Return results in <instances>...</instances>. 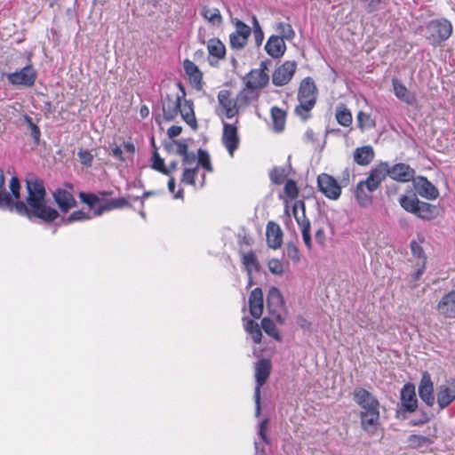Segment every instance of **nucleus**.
Masks as SVG:
<instances>
[{
	"label": "nucleus",
	"instance_id": "nucleus-1",
	"mask_svg": "<svg viewBox=\"0 0 455 455\" xmlns=\"http://www.w3.org/2000/svg\"><path fill=\"white\" fill-rule=\"evenodd\" d=\"M12 193L0 188V209L16 212L28 219L38 218L44 221H52L58 216V212L48 206L45 202V189L41 180L30 179L27 180V204L20 199V183L12 177L9 184Z\"/></svg>",
	"mask_w": 455,
	"mask_h": 455
},
{
	"label": "nucleus",
	"instance_id": "nucleus-2",
	"mask_svg": "<svg viewBox=\"0 0 455 455\" xmlns=\"http://www.w3.org/2000/svg\"><path fill=\"white\" fill-rule=\"evenodd\" d=\"M354 400L360 406L361 426L363 430L373 434L379 425V403L367 390L357 387L354 390Z\"/></svg>",
	"mask_w": 455,
	"mask_h": 455
},
{
	"label": "nucleus",
	"instance_id": "nucleus-3",
	"mask_svg": "<svg viewBox=\"0 0 455 455\" xmlns=\"http://www.w3.org/2000/svg\"><path fill=\"white\" fill-rule=\"evenodd\" d=\"M316 100V88L313 80L305 78L299 86L298 93L299 105L295 108V113L302 119H307Z\"/></svg>",
	"mask_w": 455,
	"mask_h": 455
},
{
	"label": "nucleus",
	"instance_id": "nucleus-4",
	"mask_svg": "<svg viewBox=\"0 0 455 455\" xmlns=\"http://www.w3.org/2000/svg\"><path fill=\"white\" fill-rule=\"evenodd\" d=\"M452 26L445 19H438L428 23V42L433 45H439L446 41L451 35Z\"/></svg>",
	"mask_w": 455,
	"mask_h": 455
},
{
	"label": "nucleus",
	"instance_id": "nucleus-5",
	"mask_svg": "<svg viewBox=\"0 0 455 455\" xmlns=\"http://www.w3.org/2000/svg\"><path fill=\"white\" fill-rule=\"evenodd\" d=\"M37 77L36 70L28 60L21 68L7 74L8 82L14 86L31 87Z\"/></svg>",
	"mask_w": 455,
	"mask_h": 455
},
{
	"label": "nucleus",
	"instance_id": "nucleus-6",
	"mask_svg": "<svg viewBox=\"0 0 455 455\" xmlns=\"http://www.w3.org/2000/svg\"><path fill=\"white\" fill-rule=\"evenodd\" d=\"M387 176H389V165L387 163H380L374 169L371 170L365 181H362L357 186V197H359V191L366 187L370 192L377 189L382 180Z\"/></svg>",
	"mask_w": 455,
	"mask_h": 455
},
{
	"label": "nucleus",
	"instance_id": "nucleus-7",
	"mask_svg": "<svg viewBox=\"0 0 455 455\" xmlns=\"http://www.w3.org/2000/svg\"><path fill=\"white\" fill-rule=\"evenodd\" d=\"M292 215L299 227L305 245L311 249L310 221L305 215V204L302 201L294 204L292 206Z\"/></svg>",
	"mask_w": 455,
	"mask_h": 455
},
{
	"label": "nucleus",
	"instance_id": "nucleus-8",
	"mask_svg": "<svg viewBox=\"0 0 455 455\" xmlns=\"http://www.w3.org/2000/svg\"><path fill=\"white\" fill-rule=\"evenodd\" d=\"M267 307L269 315L273 316L278 323H283L285 318L284 305L283 296L280 291L272 287L267 297Z\"/></svg>",
	"mask_w": 455,
	"mask_h": 455
},
{
	"label": "nucleus",
	"instance_id": "nucleus-9",
	"mask_svg": "<svg viewBox=\"0 0 455 455\" xmlns=\"http://www.w3.org/2000/svg\"><path fill=\"white\" fill-rule=\"evenodd\" d=\"M270 362L267 359L259 360L255 366L256 387L254 392V399L256 404V416L260 413V387L266 382L270 373Z\"/></svg>",
	"mask_w": 455,
	"mask_h": 455
},
{
	"label": "nucleus",
	"instance_id": "nucleus-10",
	"mask_svg": "<svg viewBox=\"0 0 455 455\" xmlns=\"http://www.w3.org/2000/svg\"><path fill=\"white\" fill-rule=\"evenodd\" d=\"M455 400V379L443 380L436 387V402L439 409L443 410Z\"/></svg>",
	"mask_w": 455,
	"mask_h": 455
},
{
	"label": "nucleus",
	"instance_id": "nucleus-11",
	"mask_svg": "<svg viewBox=\"0 0 455 455\" xmlns=\"http://www.w3.org/2000/svg\"><path fill=\"white\" fill-rule=\"evenodd\" d=\"M235 29L229 36L230 46L233 49H243L246 44L251 29L243 21L235 19L233 20Z\"/></svg>",
	"mask_w": 455,
	"mask_h": 455
},
{
	"label": "nucleus",
	"instance_id": "nucleus-12",
	"mask_svg": "<svg viewBox=\"0 0 455 455\" xmlns=\"http://www.w3.org/2000/svg\"><path fill=\"white\" fill-rule=\"evenodd\" d=\"M319 190L329 199L336 200L341 194V188L337 180L329 174L322 173L317 178Z\"/></svg>",
	"mask_w": 455,
	"mask_h": 455
},
{
	"label": "nucleus",
	"instance_id": "nucleus-13",
	"mask_svg": "<svg viewBox=\"0 0 455 455\" xmlns=\"http://www.w3.org/2000/svg\"><path fill=\"white\" fill-rule=\"evenodd\" d=\"M239 142L237 127L232 124L223 123L222 143L230 156H234V152L238 148Z\"/></svg>",
	"mask_w": 455,
	"mask_h": 455
},
{
	"label": "nucleus",
	"instance_id": "nucleus-14",
	"mask_svg": "<svg viewBox=\"0 0 455 455\" xmlns=\"http://www.w3.org/2000/svg\"><path fill=\"white\" fill-rule=\"evenodd\" d=\"M296 70L294 61H286L278 67L272 75L273 84L276 86L286 84L293 76Z\"/></svg>",
	"mask_w": 455,
	"mask_h": 455
},
{
	"label": "nucleus",
	"instance_id": "nucleus-15",
	"mask_svg": "<svg viewBox=\"0 0 455 455\" xmlns=\"http://www.w3.org/2000/svg\"><path fill=\"white\" fill-rule=\"evenodd\" d=\"M218 101L220 112L227 118H233L239 113L235 98L231 97L228 90H221L218 94Z\"/></svg>",
	"mask_w": 455,
	"mask_h": 455
},
{
	"label": "nucleus",
	"instance_id": "nucleus-16",
	"mask_svg": "<svg viewBox=\"0 0 455 455\" xmlns=\"http://www.w3.org/2000/svg\"><path fill=\"white\" fill-rule=\"evenodd\" d=\"M266 67L261 64L259 68L251 70L246 77V87L250 90H256L265 87L268 81L269 76L265 71Z\"/></svg>",
	"mask_w": 455,
	"mask_h": 455
},
{
	"label": "nucleus",
	"instance_id": "nucleus-17",
	"mask_svg": "<svg viewBox=\"0 0 455 455\" xmlns=\"http://www.w3.org/2000/svg\"><path fill=\"white\" fill-rule=\"evenodd\" d=\"M424 238H419L418 241L413 240L411 243V249L412 256L417 259V264L419 265V268L416 270V272L412 275V281H417L419 276L423 274L425 265H426V258L424 255Z\"/></svg>",
	"mask_w": 455,
	"mask_h": 455
},
{
	"label": "nucleus",
	"instance_id": "nucleus-18",
	"mask_svg": "<svg viewBox=\"0 0 455 455\" xmlns=\"http://www.w3.org/2000/svg\"><path fill=\"white\" fill-rule=\"evenodd\" d=\"M401 406L408 411L412 412L418 407V400L415 393V387L411 383H407L401 390Z\"/></svg>",
	"mask_w": 455,
	"mask_h": 455
},
{
	"label": "nucleus",
	"instance_id": "nucleus-19",
	"mask_svg": "<svg viewBox=\"0 0 455 455\" xmlns=\"http://www.w3.org/2000/svg\"><path fill=\"white\" fill-rule=\"evenodd\" d=\"M415 172L406 164H396L389 167V177L400 182H408L413 180Z\"/></svg>",
	"mask_w": 455,
	"mask_h": 455
},
{
	"label": "nucleus",
	"instance_id": "nucleus-20",
	"mask_svg": "<svg viewBox=\"0 0 455 455\" xmlns=\"http://www.w3.org/2000/svg\"><path fill=\"white\" fill-rule=\"evenodd\" d=\"M267 243L269 248L276 250L283 243V232L280 226L273 221H269L266 230Z\"/></svg>",
	"mask_w": 455,
	"mask_h": 455
},
{
	"label": "nucleus",
	"instance_id": "nucleus-21",
	"mask_svg": "<svg viewBox=\"0 0 455 455\" xmlns=\"http://www.w3.org/2000/svg\"><path fill=\"white\" fill-rule=\"evenodd\" d=\"M207 50L209 53V62L215 65L226 54V48L223 43L218 38H212L207 42Z\"/></svg>",
	"mask_w": 455,
	"mask_h": 455
},
{
	"label": "nucleus",
	"instance_id": "nucleus-22",
	"mask_svg": "<svg viewBox=\"0 0 455 455\" xmlns=\"http://www.w3.org/2000/svg\"><path fill=\"white\" fill-rule=\"evenodd\" d=\"M400 204L407 212H413L422 219L426 218L425 204L419 202L415 196H402L400 198Z\"/></svg>",
	"mask_w": 455,
	"mask_h": 455
},
{
	"label": "nucleus",
	"instance_id": "nucleus-23",
	"mask_svg": "<svg viewBox=\"0 0 455 455\" xmlns=\"http://www.w3.org/2000/svg\"><path fill=\"white\" fill-rule=\"evenodd\" d=\"M264 300L261 289L255 288L249 296L250 313L254 318H259L263 313Z\"/></svg>",
	"mask_w": 455,
	"mask_h": 455
},
{
	"label": "nucleus",
	"instance_id": "nucleus-24",
	"mask_svg": "<svg viewBox=\"0 0 455 455\" xmlns=\"http://www.w3.org/2000/svg\"><path fill=\"white\" fill-rule=\"evenodd\" d=\"M441 315L449 318H455V291H451L442 297L437 305Z\"/></svg>",
	"mask_w": 455,
	"mask_h": 455
},
{
	"label": "nucleus",
	"instance_id": "nucleus-25",
	"mask_svg": "<svg viewBox=\"0 0 455 455\" xmlns=\"http://www.w3.org/2000/svg\"><path fill=\"white\" fill-rule=\"evenodd\" d=\"M53 197L59 208L62 212H68L76 206V200L73 195L67 189L59 188L53 193Z\"/></svg>",
	"mask_w": 455,
	"mask_h": 455
},
{
	"label": "nucleus",
	"instance_id": "nucleus-26",
	"mask_svg": "<svg viewBox=\"0 0 455 455\" xmlns=\"http://www.w3.org/2000/svg\"><path fill=\"white\" fill-rule=\"evenodd\" d=\"M242 263L248 275V285L252 284V273L260 269V264L252 251L243 252L242 254Z\"/></svg>",
	"mask_w": 455,
	"mask_h": 455
},
{
	"label": "nucleus",
	"instance_id": "nucleus-27",
	"mask_svg": "<svg viewBox=\"0 0 455 455\" xmlns=\"http://www.w3.org/2000/svg\"><path fill=\"white\" fill-rule=\"evenodd\" d=\"M183 66L192 86L196 90H201L203 87V75L197 66L188 60L184 61Z\"/></svg>",
	"mask_w": 455,
	"mask_h": 455
},
{
	"label": "nucleus",
	"instance_id": "nucleus-28",
	"mask_svg": "<svg viewBox=\"0 0 455 455\" xmlns=\"http://www.w3.org/2000/svg\"><path fill=\"white\" fill-rule=\"evenodd\" d=\"M265 49L270 56L274 58H278L283 56L286 47L284 41L283 40L282 37L278 36H272L267 40L265 45Z\"/></svg>",
	"mask_w": 455,
	"mask_h": 455
},
{
	"label": "nucleus",
	"instance_id": "nucleus-29",
	"mask_svg": "<svg viewBox=\"0 0 455 455\" xmlns=\"http://www.w3.org/2000/svg\"><path fill=\"white\" fill-rule=\"evenodd\" d=\"M180 107V98L179 96H167L163 100V112L164 118L172 120L179 113Z\"/></svg>",
	"mask_w": 455,
	"mask_h": 455
},
{
	"label": "nucleus",
	"instance_id": "nucleus-30",
	"mask_svg": "<svg viewBox=\"0 0 455 455\" xmlns=\"http://www.w3.org/2000/svg\"><path fill=\"white\" fill-rule=\"evenodd\" d=\"M374 157V151L371 146L357 148L354 152V161L359 165L369 164Z\"/></svg>",
	"mask_w": 455,
	"mask_h": 455
},
{
	"label": "nucleus",
	"instance_id": "nucleus-31",
	"mask_svg": "<svg viewBox=\"0 0 455 455\" xmlns=\"http://www.w3.org/2000/svg\"><path fill=\"white\" fill-rule=\"evenodd\" d=\"M202 16L212 26L220 27L223 21L220 12L218 8L203 6L201 9Z\"/></svg>",
	"mask_w": 455,
	"mask_h": 455
},
{
	"label": "nucleus",
	"instance_id": "nucleus-32",
	"mask_svg": "<svg viewBox=\"0 0 455 455\" xmlns=\"http://www.w3.org/2000/svg\"><path fill=\"white\" fill-rule=\"evenodd\" d=\"M271 118L273 129L278 132L283 131L286 118L285 112L279 108L274 107L271 108Z\"/></svg>",
	"mask_w": 455,
	"mask_h": 455
},
{
	"label": "nucleus",
	"instance_id": "nucleus-33",
	"mask_svg": "<svg viewBox=\"0 0 455 455\" xmlns=\"http://www.w3.org/2000/svg\"><path fill=\"white\" fill-rule=\"evenodd\" d=\"M243 327L246 332H248L252 340L255 343H260L262 333L259 325L255 323L253 320L244 317L243 319Z\"/></svg>",
	"mask_w": 455,
	"mask_h": 455
},
{
	"label": "nucleus",
	"instance_id": "nucleus-34",
	"mask_svg": "<svg viewBox=\"0 0 455 455\" xmlns=\"http://www.w3.org/2000/svg\"><path fill=\"white\" fill-rule=\"evenodd\" d=\"M179 112L180 113L184 121L189 125L193 126L196 124V116L194 114V110L192 108V104L186 100L180 99V107L179 108Z\"/></svg>",
	"mask_w": 455,
	"mask_h": 455
},
{
	"label": "nucleus",
	"instance_id": "nucleus-35",
	"mask_svg": "<svg viewBox=\"0 0 455 455\" xmlns=\"http://www.w3.org/2000/svg\"><path fill=\"white\" fill-rule=\"evenodd\" d=\"M336 119L340 125L348 127L352 124V114L346 107L339 106L336 108Z\"/></svg>",
	"mask_w": 455,
	"mask_h": 455
},
{
	"label": "nucleus",
	"instance_id": "nucleus-36",
	"mask_svg": "<svg viewBox=\"0 0 455 455\" xmlns=\"http://www.w3.org/2000/svg\"><path fill=\"white\" fill-rule=\"evenodd\" d=\"M393 87L395 94L398 99L408 104H411L413 101V97L411 95L405 86H403L398 81H393Z\"/></svg>",
	"mask_w": 455,
	"mask_h": 455
},
{
	"label": "nucleus",
	"instance_id": "nucleus-37",
	"mask_svg": "<svg viewBox=\"0 0 455 455\" xmlns=\"http://www.w3.org/2000/svg\"><path fill=\"white\" fill-rule=\"evenodd\" d=\"M252 97H253L252 92L247 87L243 89L236 95L235 100V103H236V106H237L239 111L244 109L250 104V101Z\"/></svg>",
	"mask_w": 455,
	"mask_h": 455
},
{
	"label": "nucleus",
	"instance_id": "nucleus-38",
	"mask_svg": "<svg viewBox=\"0 0 455 455\" xmlns=\"http://www.w3.org/2000/svg\"><path fill=\"white\" fill-rule=\"evenodd\" d=\"M356 121L359 128L362 131L369 130L375 126V122L371 117V116L363 111L358 112L356 116Z\"/></svg>",
	"mask_w": 455,
	"mask_h": 455
},
{
	"label": "nucleus",
	"instance_id": "nucleus-39",
	"mask_svg": "<svg viewBox=\"0 0 455 455\" xmlns=\"http://www.w3.org/2000/svg\"><path fill=\"white\" fill-rule=\"evenodd\" d=\"M276 31L278 32L280 37L283 38V40H292L295 32L292 29L291 26L289 23L280 22L276 26Z\"/></svg>",
	"mask_w": 455,
	"mask_h": 455
},
{
	"label": "nucleus",
	"instance_id": "nucleus-40",
	"mask_svg": "<svg viewBox=\"0 0 455 455\" xmlns=\"http://www.w3.org/2000/svg\"><path fill=\"white\" fill-rule=\"evenodd\" d=\"M269 272L275 275H282L284 273L283 262L278 259H269L267 262Z\"/></svg>",
	"mask_w": 455,
	"mask_h": 455
},
{
	"label": "nucleus",
	"instance_id": "nucleus-41",
	"mask_svg": "<svg viewBox=\"0 0 455 455\" xmlns=\"http://www.w3.org/2000/svg\"><path fill=\"white\" fill-rule=\"evenodd\" d=\"M261 326L267 335L273 337L274 339H275L277 340L280 339L278 331H277L275 325L272 320H270L269 318H267V317L263 318L261 321Z\"/></svg>",
	"mask_w": 455,
	"mask_h": 455
},
{
	"label": "nucleus",
	"instance_id": "nucleus-42",
	"mask_svg": "<svg viewBox=\"0 0 455 455\" xmlns=\"http://www.w3.org/2000/svg\"><path fill=\"white\" fill-rule=\"evenodd\" d=\"M413 186L416 194L421 197H427V179L424 177L413 178Z\"/></svg>",
	"mask_w": 455,
	"mask_h": 455
},
{
	"label": "nucleus",
	"instance_id": "nucleus-43",
	"mask_svg": "<svg viewBox=\"0 0 455 455\" xmlns=\"http://www.w3.org/2000/svg\"><path fill=\"white\" fill-rule=\"evenodd\" d=\"M199 165H201L207 172L212 171L210 156L206 151L203 149L198 150V160L196 167L198 168Z\"/></svg>",
	"mask_w": 455,
	"mask_h": 455
},
{
	"label": "nucleus",
	"instance_id": "nucleus-44",
	"mask_svg": "<svg viewBox=\"0 0 455 455\" xmlns=\"http://www.w3.org/2000/svg\"><path fill=\"white\" fill-rule=\"evenodd\" d=\"M197 172H198L197 167L185 168L183 174H182V179H181L182 182L195 186Z\"/></svg>",
	"mask_w": 455,
	"mask_h": 455
},
{
	"label": "nucleus",
	"instance_id": "nucleus-45",
	"mask_svg": "<svg viewBox=\"0 0 455 455\" xmlns=\"http://www.w3.org/2000/svg\"><path fill=\"white\" fill-rule=\"evenodd\" d=\"M152 167L164 175H170V170L164 165V159L160 157L156 151H155L153 155Z\"/></svg>",
	"mask_w": 455,
	"mask_h": 455
},
{
	"label": "nucleus",
	"instance_id": "nucleus-46",
	"mask_svg": "<svg viewBox=\"0 0 455 455\" xmlns=\"http://www.w3.org/2000/svg\"><path fill=\"white\" fill-rule=\"evenodd\" d=\"M92 217V215L91 213V210H89L87 212L84 211H76L68 216L66 221L67 223H71L74 221H84L91 219Z\"/></svg>",
	"mask_w": 455,
	"mask_h": 455
},
{
	"label": "nucleus",
	"instance_id": "nucleus-47",
	"mask_svg": "<svg viewBox=\"0 0 455 455\" xmlns=\"http://www.w3.org/2000/svg\"><path fill=\"white\" fill-rule=\"evenodd\" d=\"M287 177V172L284 168H275L271 173L270 178L271 180L275 184H281L284 181Z\"/></svg>",
	"mask_w": 455,
	"mask_h": 455
},
{
	"label": "nucleus",
	"instance_id": "nucleus-48",
	"mask_svg": "<svg viewBox=\"0 0 455 455\" xmlns=\"http://www.w3.org/2000/svg\"><path fill=\"white\" fill-rule=\"evenodd\" d=\"M252 26H253V36H254L255 43L257 45H259V44H261V43L264 39V34H263L261 28L259 26V23L255 16L252 17Z\"/></svg>",
	"mask_w": 455,
	"mask_h": 455
},
{
	"label": "nucleus",
	"instance_id": "nucleus-49",
	"mask_svg": "<svg viewBox=\"0 0 455 455\" xmlns=\"http://www.w3.org/2000/svg\"><path fill=\"white\" fill-rule=\"evenodd\" d=\"M284 194L286 195L287 197L291 199H294L295 197H297L298 188L296 183L293 180H289L286 181L284 185Z\"/></svg>",
	"mask_w": 455,
	"mask_h": 455
},
{
	"label": "nucleus",
	"instance_id": "nucleus-50",
	"mask_svg": "<svg viewBox=\"0 0 455 455\" xmlns=\"http://www.w3.org/2000/svg\"><path fill=\"white\" fill-rule=\"evenodd\" d=\"M79 197L83 203L89 205L90 210H92L100 200L94 194H86L84 192L79 194Z\"/></svg>",
	"mask_w": 455,
	"mask_h": 455
},
{
	"label": "nucleus",
	"instance_id": "nucleus-51",
	"mask_svg": "<svg viewBox=\"0 0 455 455\" xmlns=\"http://www.w3.org/2000/svg\"><path fill=\"white\" fill-rule=\"evenodd\" d=\"M287 257L293 262L298 263L300 260V253L299 249L293 244H288L286 248Z\"/></svg>",
	"mask_w": 455,
	"mask_h": 455
},
{
	"label": "nucleus",
	"instance_id": "nucleus-52",
	"mask_svg": "<svg viewBox=\"0 0 455 455\" xmlns=\"http://www.w3.org/2000/svg\"><path fill=\"white\" fill-rule=\"evenodd\" d=\"M78 157L84 165L89 166L92 162V155L87 150H79Z\"/></svg>",
	"mask_w": 455,
	"mask_h": 455
},
{
	"label": "nucleus",
	"instance_id": "nucleus-53",
	"mask_svg": "<svg viewBox=\"0 0 455 455\" xmlns=\"http://www.w3.org/2000/svg\"><path fill=\"white\" fill-rule=\"evenodd\" d=\"M119 206L118 204L115 203V202H111L108 204H104V205H100L99 206L94 212H93V216H100L105 211H108L110 209H113V208H116Z\"/></svg>",
	"mask_w": 455,
	"mask_h": 455
},
{
	"label": "nucleus",
	"instance_id": "nucleus-54",
	"mask_svg": "<svg viewBox=\"0 0 455 455\" xmlns=\"http://www.w3.org/2000/svg\"><path fill=\"white\" fill-rule=\"evenodd\" d=\"M267 419H263L259 427V435L261 438V440L265 443H267Z\"/></svg>",
	"mask_w": 455,
	"mask_h": 455
},
{
	"label": "nucleus",
	"instance_id": "nucleus-55",
	"mask_svg": "<svg viewBox=\"0 0 455 455\" xmlns=\"http://www.w3.org/2000/svg\"><path fill=\"white\" fill-rule=\"evenodd\" d=\"M425 373L422 376L421 384L419 387V396L423 401H427V381Z\"/></svg>",
	"mask_w": 455,
	"mask_h": 455
},
{
	"label": "nucleus",
	"instance_id": "nucleus-56",
	"mask_svg": "<svg viewBox=\"0 0 455 455\" xmlns=\"http://www.w3.org/2000/svg\"><path fill=\"white\" fill-rule=\"evenodd\" d=\"M173 145L176 146L175 152L178 155L183 156L188 152V146L185 143L174 140Z\"/></svg>",
	"mask_w": 455,
	"mask_h": 455
},
{
	"label": "nucleus",
	"instance_id": "nucleus-57",
	"mask_svg": "<svg viewBox=\"0 0 455 455\" xmlns=\"http://www.w3.org/2000/svg\"><path fill=\"white\" fill-rule=\"evenodd\" d=\"M437 188L428 181V200H435L438 197Z\"/></svg>",
	"mask_w": 455,
	"mask_h": 455
},
{
	"label": "nucleus",
	"instance_id": "nucleus-58",
	"mask_svg": "<svg viewBox=\"0 0 455 455\" xmlns=\"http://www.w3.org/2000/svg\"><path fill=\"white\" fill-rule=\"evenodd\" d=\"M181 127L180 126H178V125H172L171 126L168 131H167V134L170 138H174V137H177L180 134L181 132Z\"/></svg>",
	"mask_w": 455,
	"mask_h": 455
},
{
	"label": "nucleus",
	"instance_id": "nucleus-59",
	"mask_svg": "<svg viewBox=\"0 0 455 455\" xmlns=\"http://www.w3.org/2000/svg\"><path fill=\"white\" fill-rule=\"evenodd\" d=\"M441 212V209L435 205L428 204V220L435 218Z\"/></svg>",
	"mask_w": 455,
	"mask_h": 455
},
{
	"label": "nucleus",
	"instance_id": "nucleus-60",
	"mask_svg": "<svg viewBox=\"0 0 455 455\" xmlns=\"http://www.w3.org/2000/svg\"><path fill=\"white\" fill-rule=\"evenodd\" d=\"M315 237L316 242L319 244L323 245L325 241V234H324L323 229H322V228L317 229L315 234Z\"/></svg>",
	"mask_w": 455,
	"mask_h": 455
},
{
	"label": "nucleus",
	"instance_id": "nucleus-61",
	"mask_svg": "<svg viewBox=\"0 0 455 455\" xmlns=\"http://www.w3.org/2000/svg\"><path fill=\"white\" fill-rule=\"evenodd\" d=\"M181 156L183 157L182 163L184 165H188L192 164L196 159L194 154H188V152H187L185 155Z\"/></svg>",
	"mask_w": 455,
	"mask_h": 455
},
{
	"label": "nucleus",
	"instance_id": "nucleus-62",
	"mask_svg": "<svg viewBox=\"0 0 455 455\" xmlns=\"http://www.w3.org/2000/svg\"><path fill=\"white\" fill-rule=\"evenodd\" d=\"M111 154L116 159L123 160V151L119 147L116 146L112 148Z\"/></svg>",
	"mask_w": 455,
	"mask_h": 455
},
{
	"label": "nucleus",
	"instance_id": "nucleus-63",
	"mask_svg": "<svg viewBox=\"0 0 455 455\" xmlns=\"http://www.w3.org/2000/svg\"><path fill=\"white\" fill-rule=\"evenodd\" d=\"M124 148L125 151H127L128 153H130L132 155L135 152V147H134L133 143H132L130 141L124 142Z\"/></svg>",
	"mask_w": 455,
	"mask_h": 455
},
{
	"label": "nucleus",
	"instance_id": "nucleus-64",
	"mask_svg": "<svg viewBox=\"0 0 455 455\" xmlns=\"http://www.w3.org/2000/svg\"><path fill=\"white\" fill-rule=\"evenodd\" d=\"M168 190L170 193L174 194L175 190V179L173 177H171L168 181Z\"/></svg>",
	"mask_w": 455,
	"mask_h": 455
}]
</instances>
